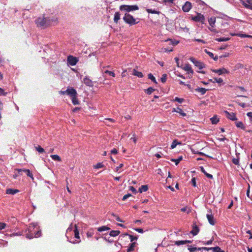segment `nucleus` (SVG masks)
<instances>
[{"mask_svg":"<svg viewBox=\"0 0 252 252\" xmlns=\"http://www.w3.org/2000/svg\"><path fill=\"white\" fill-rule=\"evenodd\" d=\"M200 170L201 172H202V173L204 174L205 175H206V177L208 178L209 179H212V175L211 174H208V173L205 171L204 168L202 166L200 167Z\"/></svg>","mask_w":252,"mask_h":252,"instance_id":"obj_24","label":"nucleus"},{"mask_svg":"<svg viewBox=\"0 0 252 252\" xmlns=\"http://www.w3.org/2000/svg\"><path fill=\"white\" fill-rule=\"evenodd\" d=\"M224 114H225L226 117H227V119L231 120V121H235L237 120V118H236L235 113H230L227 111H224Z\"/></svg>","mask_w":252,"mask_h":252,"instance_id":"obj_15","label":"nucleus"},{"mask_svg":"<svg viewBox=\"0 0 252 252\" xmlns=\"http://www.w3.org/2000/svg\"><path fill=\"white\" fill-rule=\"evenodd\" d=\"M250 189V186L248 185V189H247V196L249 197V190Z\"/></svg>","mask_w":252,"mask_h":252,"instance_id":"obj_64","label":"nucleus"},{"mask_svg":"<svg viewBox=\"0 0 252 252\" xmlns=\"http://www.w3.org/2000/svg\"><path fill=\"white\" fill-rule=\"evenodd\" d=\"M184 99L182 98H179L178 97H176L174 98V99H173V101H175L177 102H179V103H182L184 102Z\"/></svg>","mask_w":252,"mask_h":252,"instance_id":"obj_45","label":"nucleus"},{"mask_svg":"<svg viewBox=\"0 0 252 252\" xmlns=\"http://www.w3.org/2000/svg\"><path fill=\"white\" fill-rule=\"evenodd\" d=\"M146 11L149 13H152V14H159L160 12L159 11H158L155 9H146Z\"/></svg>","mask_w":252,"mask_h":252,"instance_id":"obj_38","label":"nucleus"},{"mask_svg":"<svg viewBox=\"0 0 252 252\" xmlns=\"http://www.w3.org/2000/svg\"><path fill=\"white\" fill-rule=\"evenodd\" d=\"M206 218H207V220H208L209 223H210V225H214L215 222L213 220V216L211 213L206 214Z\"/></svg>","mask_w":252,"mask_h":252,"instance_id":"obj_18","label":"nucleus"},{"mask_svg":"<svg viewBox=\"0 0 252 252\" xmlns=\"http://www.w3.org/2000/svg\"><path fill=\"white\" fill-rule=\"evenodd\" d=\"M19 192L18 189H8L6 190V193L10 195H14Z\"/></svg>","mask_w":252,"mask_h":252,"instance_id":"obj_20","label":"nucleus"},{"mask_svg":"<svg viewBox=\"0 0 252 252\" xmlns=\"http://www.w3.org/2000/svg\"><path fill=\"white\" fill-rule=\"evenodd\" d=\"M50 158L54 161H61V158L58 155H52L50 156Z\"/></svg>","mask_w":252,"mask_h":252,"instance_id":"obj_32","label":"nucleus"},{"mask_svg":"<svg viewBox=\"0 0 252 252\" xmlns=\"http://www.w3.org/2000/svg\"><path fill=\"white\" fill-rule=\"evenodd\" d=\"M232 163L235 165H238V163H239V160L238 158H233V159H232Z\"/></svg>","mask_w":252,"mask_h":252,"instance_id":"obj_50","label":"nucleus"},{"mask_svg":"<svg viewBox=\"0 0 252 252\" xmlns=\"http://www.w3.org/2000/svg\"><path fill=\"white\" fill-rule=\"evenodd\" d=\"M209 89H205L202 88L198 87L195 89V91L203 95L205 94L207 91L209 90Z\"/></svg>","mask_w":252,"mask_h":252,"instance_id":"obj_22","label":"nucleus"},{"mask_svg":"<svg viewBox=\"0 0 252 252\" xmlns=\"http://www.w3.org/2000/svg\"><path fill=\"white\" fill-rule=\"evenodd\" d=\"M121 14L119 12H116L114 15V21L115 23H117L118 21L120 19Z\"/></svg>","mask_w":252,"mask_h":252,"instance_id":"obj_28","label":"nucleus"},{"mask_svg":"<svg viewBox=\"0 0 252 252\" xmlns=\"http://www.w3.org/2000/svg\"><path fill=\"white\" fill-rule=\"evenodd\" d=\"M181 211L182 212H186L188 214H189V213L191 211V209H190V208L188 206H185V207L181 209Z\"/></svg>","mask_w":252,"mask_h":252,"instance_id":"obj_31","label":"nucleus"},{"mask_svg":"<svg viewBox=\"0 0 252 252\" xmlns=\"http://www.w3.org/2000/svg\"><path fill=\"white\" fill-rule=\"evenodd\" d=\"M214 72L218 73L219 75L222 74L223 73H227V71L225 68H221L218 70H214Z\"/></svg>","mask_w":252,"mask_h":252,"instance_id":"obj_26","label":"nucleus"},{"mask_svg":"<svg viewBox=\"0 0 252 252\" xmlns=\"http://www.w3.org/2000/svg\"><path fill=\"white\" fill-rule=\"evenodd\" d=\"M35 150H36L37 152L42 153L45 152V150L43 148H42L39 145H38L37 146L35 147Z\"/></svg>","mask_w":252,"mask_h":252,"instance_id":"obj_41","label":"nucleus"},{"mask_svg":"<svg viewBox=\"0 0 252 252\" xmlns=\"http://www.w3.org/2000/svg\"><path fill=\"white\" fill-rule=\"evenodd\" d=\"M123 20L126 23L130 25H133L138 23L136 22L135 19L132 15L127 13L125 14Z\"/></svg>","mask_w":252,"mask_h":252,"instance_id":"obj_5","label":"nucleus"},{"mask_svg":"<svg viewBox=\"0 0 252 252\" xmlns=\"http://www.w3.org/2000/svg\"><path fill=\"white\" fill-rule=\"evenodd\" d=\"M133 230L138 232V233H143V230L142 228H133Z\"/></svg>","mask_w":252,"mask_h":252,"instance_id":"obj_55","label":"nucleus"},{"mask_svg":"<svg viewBox=\"0 0 252 252\" xmlns=\"http://www.w3.org/2000/svg\"><path fill=\"white\" fill-rule=\"evenodd\" d=\"M41 236V230L37 226V223H32L28 228V233L26 238L31 239L33 238H38Z\"/></svg>","mask_w":252,"mask_h":252,"instance_id":"obj_2","label":"nucleus"},{"mask_svg":"<svg viewBox=\"0 0 252 252\" xmlns=\"http://www.w3.org/2000/svg\"><path fill=\"white\" fill-rule=\"evenodd\" d=\"M210 249L212 250L214 252H224V251L221 250L219 247L211 248Z\"/></svg>","mask_w":252,"mask_h":252,"instance_id":"obj_42","label":"nucleus"},{"mask_svg":"<svg viewBox=\"0 0 252 252\" xmlns=\"http://www.w3.org/2000/svg\"><path fill=\"white\" fill-rule=\"evenodd\" d=\"M60 94L63 95L67 94V95H69L70 97H71V99H72V102L74 105H78L79 103L78 99H77L76 91L72 88V87L68 88L65 91H61Z\"/></svg>","mask_w":252,"mask_h":252,"instance_id":"obj_3","label":"nucleus"},{"mask_svg":"<svg viewBox=\"0 0 252 252\" xmlns=\"http://www.w3.org/2000/svg\"><path fill=\"white\" fill-rule=\"evenodd\" d=\"M83 82H84V84H85L87 86L89 87L93 86V82H92L91 80H83Z\"/></svg>","mask_w":252,"mask_h":252,"instance_id":"obj_39","label":"nucleus"},{"mask_svg":"<svg viewBox=\"0 0 252 252\" xmlns=\"http://www.w3.org/2000/svg\"><path fill=\"white\" fill-rule=\"evenodd\" d=\"M6 224L4 222H0V230L5 229Z\"/></svg>","mask_w":252,"mask_h":252,"instance_id":"obj_48","label":"nucleus"},{"mask_svg":"<svg viewBox=\"0 0 252 252\" xmlns=\"http://www.w3.org/2000/svg\"><path fill=\"white\" fill-rule=\"evenodd\" d=\"M139 9V7L137 5H122L120 7V10L121 11H126V13L132 11H135Z\"/></svg>","mask_w":252,"mask_h":252,"instance_id":"obj_4","label":"nucleus"},{"mask_svg":"<svg viewBox=\"0 0 252 252\" xmlns=\"http://www.w3.org/2000/svg\"><path fill=\"white\" fill-rule=\"evenodd\" d=\"M210 121H211L212 124H216L218 123L219 119L216 116H214L210 118Z\"/></svg>","mask_w":252,"mask_h":252,"instance_id":"obj_37","label":"nucleus"},{"mask_svg":"<svg viewBox=\"0 0 252 252\" xmlns=\"http://www.w3.org/2000/svg\"><path fill=\"white\" fill-rule=\"evenodd\" d=\"M122 167H123V163L120 164V165H119V166L116 167V172H118V170H119V169L122 168Z\"/></svg>","mask_w":252,"mask_h":252,"instance_id":"obj_62","label":"nucleus"},{"mask_svg":"<svg viewBox=\"0 0 252 252\" xmlns=\"http://www.w3.org/2000/svg\"><path fill=\"white\" fill-rule=\"evenodd\" d=\"M190 18L191 20L196 22H200L202 24L204 23L205 20L203 15L199 13H197L196 16L191 17Z\"/></svg>","mask_w":252,"mask_h":252,"instance_id":"obj_6","label":"nucleus"},{"mask_svg":"<svg viewBox=\"0 0 252 252\" xmlns=\"http://www.w3.org/2000/svg\"><path fill=\"white\" fill-rule=\"evenodd\" d=\"M215 22L216 18L215 17H211L210 18L208 19V22L209 23V25L212 27H214Z\"/></svg>","mask_w":252,"mask_h":252,"instance_id":"obj_30","label":"nucleus"},{"mask_svg":"<svg viewBox=\"0 0 252 252\" xmlns=\"http://www.w3.org/2000/svg\"><path fill=\"white\" fill-rule=\"evenodd\" d=\"M191 185H192V186L194 187H196V180L195 178H192L191 180Z\"/></svg>","mask_w":252,"mask_h":252,"instance_id":"obj_52","label":"nucleus"},{"mask_svg":"<svg viewBox=\"0 0 252 252\" xmlns=\"http://www.w3.org/2000/svg\"><path fill=\"white\" fill-rule=\"evenodd\" d=\"M214 81H212V80H208L207 81H202V84L204 85H208L210 82H212L213 83H217L219 86H220L222 84V81L223 80H214Z\"/></svg>","mask_w":252,"mask_h":252,"instance_id":"obj_16","label":"nucleus"},{"mask_svg":"<svg viewBox=\"0 0 252 252\" xmlns=\"http://www.w3.org/2000/svg\"><path fill=\"white\" fill-rule=\"evenodd\" d=\"M103 167V165L102 163H97L96 165L94 166V168L96 169L101 168Z\"/></svg>","mask_w":252,"mask_h":252,"instance_id":"obj_49","label":"nucleus"},{"mask_svg":"<svg viewBox=\"0 0 252 252\" xmlns=\"http://www.w3.org/2000/svg\"><path fill=\"white\" fill-rule=\"evenodd\" d=\"M199 232V228H198V227H197L195 223L193 224L191 234H192L193 236H196Z\"/></svg>","mask_w":252,"mask_h":252,"instance_id":"obj_17","label":"nucleus"},{"mask_svg":"<svg viewBox=\"0 0 252 252\" xmlns=\"http://www.w3.org/2000/svg\"><path fill=\"white\" fill-rule=\"evenodd\" d=\"M180 84H182V85H184L185 86H187V87H188V88H189V89H190V85H189V84H186L184 82H182V81L180 82Z\"/></svg>","mask_w":252,"mask_h":252,"instance_id":"obj_58","label":"nucleus"},{"mask_svg":"<svg viewBox=\"0 0 252 252\" xmlns=\"http://www.w3.org/2000/svg\"><path fill=\"white\" fill-rule=\"evenodd\" d=\"M230 39L229 37H220L216 39V40L219 42L226 41Z\"/></svg>","mask_w":252,"mask_h":252,"instance_id":"obj_40","label":"nucleus"},{"mask_svg":"<svg viewBox=\"0 0 252 252\" xmlns=\"http://www.w3.org/2000/svg\"><path fill=\"white\" fill-rule=\"evenodd\" d=\"M174 0H164L165 3H172Z\"/></svg>","mask_w":252,"mask_h":252,"instance_id":"obj_61","label":"nucleus"},{"mask_svg":"<svg viewBox=\"0 0 252 252\" xmlns=\"http://www.w3.org/2000/svg\"><path fill=\"white\" fill-rule=\"evenodd\" d=\"M102 72L103 73V77L106 78L108 76H112L115 77V73L113 71H109L107 70L105 68H104L102 70Z\"/></svg>","mask_w":252,"mask_h":252,"instance_id":"obj_14","label":"nucleus"},{"mask_svg":"<svg viewBox=\"0 0 252 252\" xmlns=\"http://www.w3.org/2000/svg\"><path fill=\"white\" fill-rule=\"evenodd\" d=\"M67 63L70 65H75L78 62L77 58L69 55L67 57Z\"/></svg>","mask_w":252,"mask_h":252,"instance_id":"obj_8","label":"nucleus"},{"mask_svg":"<svg viewBox=\"0 0 252 252\" xmlns=\"http://www.w3.org/2000/svg\"><path fill=\"white\" fill-rule=\"evenodd\" d=\"M112 216L114 217L115 218H116V220H117V221H118V222H124L122 220H121L120 218H119V217H118L117 215H115L114 214H112Z\"/></svg>","mask_w":252,"mask_h":252,"instance_id":"obj_46","label":"nucleus"},{"mask_svg":"<svg viewBox=\"0 0 252 252\" xmlns=\"http://www.w3.org/2000/svg\"><path fill=\"white\" fill-rule=\"evenodd\" d=\"M205 51L211 58H213L214 54L212 52L207 51L206 49L205 50Z\"/></svg>","mask_w":252,"mask_h":252,"instance_id":"obj_57","label":"nucleus"},{"mask_svg":"<svg viewBox=\"0 0 252 252\" xmlns=\"http://www.w3.org/2000/svg\"><path fill=\"white\" fill-rule=\"evenodd\" d=\"M212 241H213V238H212L210 240L207 241V242H206V243H205V244H206L207 245H209L212 244Z\"/></svg>","mask_w":252,"mask_h":252,"instance_id":"obj_60","label":"nucleus"},{"mask_svg":"<svg viewBox=\"0 0 252 252\" xmlns=\"http://www.w3.org/2000/svg\"><path fill=\"white\" fill-rule=\"evenodd\" d=\"M130 196H131V194H130V193H127V194L124 195V197H123V200H124V201L126 200V199H127Z\"/></svg>","mask_w":252,"mask_h":252,"instance_id":"obj_53","label":"nucleus"},{"mask_svg":"<svg viewBox=\"0 0 252 252\" xmlns=\"http://www.w3.org/2000/svg\"><path fill=\"white\" fill-rule=\"evenodd\" d=\"M6 93L4 92V90L0 88V96H5L6 95Z\"/></svg>","mask_w":252,"mask_h":252,"instance_id":"obj_51","label":"nucleus"},{"mask_svg":"<svg viewBox=\"0 0 252 252\" xmlns=\"http://www.w3.org/2000/svg\"><path fill=\"white\" fill-rule=\"evenodd\" d=\"M188 250H189V252H194L195 251H197V250H200V248L197 249V248L189 247V248H188Z\"/></svg>","mask_w":252,"mask_h":252,"instance_id":"obj_47","label":"nucleus"},{"mask_svg":"<svg viewBox=\"0 0 252 252\" xmlns=\"http://www.w3.org/2000/svg\"><path fill=\"white\" fill-rule=\"evenodd\" d=\"M15 170L18 171V174H20L21 172H23L27 175V176L32 178V179L33 180L34 178L33 177V175L29 169H16Z\"/></svg>","mask_w":252,"mask_h":252,"instance_id":"obj_11","label":"nucleus"},{"mask_svg":"<svg viewBox=\"0 0 252 252\" xmlns=\"http://www.w3.org/2000/svg\"><path fill=\"white\" fill-rule=\"evenodd\" d=\"M127 73L128 75H133L139 78H142L143 77L142 72L137 71L135 69H128Z\"/></svg>","mask_w":252,"mask_h":252,"instance_id":"obj_10","label":"nucleus"},{"mask_svg":"<svg viewBox=\"0 0 252 252\" xmlns=\"http://www.w3.org/2000/svg\"><path fill=\"white\" fill-rule=\"evenodd\" d=\"M126 236H129V240H130L131 242H133L134 241H136L138 239L137 236L129 235L127 233H125V234H123L122 235L120 236V237H124Z\"/></svg>","mask_w":252,"mask_h":252,"instance_id":"obj_19","label":"nucleus"},{"mask_svg":"<svg viewBox=\"0 0 252 252\" xmlns=\"http://www.w3.org/2000/svg\"><path fill=\"white\" fill-rule=\"evenodd\" d=\"M120 234V231L119 230H112L109 233V235L111 237H115Z\"/></svg>","mask_w":252,"mask_h":252,"instance_id":"obj_27","label":"nucleus"},{"mask_svg":"<svg viewBox=\"0 0 252 252\" xmlns=\"http://www.w3.org/2000/svg\"><path fill=\"white\" fill-rule=\"evenodd\" d=\"M181 160H182V157H180L178 158L177 159L172 158L171 159V161L175 162V165H177L178 164H179L180 163V161H181Z\"/></svg>","mask_w":252,"mask_h":252,"instance_id":"obj_43","label":"nucleus"},{"mask_svg":"<svg viewBox=\"0 0 252 252\" xmlns=\"http://www.w3.org/2000/svg\"><path fill=\"white\" fill-rule=\"evenodd\" d=\"M192 4L189 1H186L182 6V10L185 12H189L192 8Z\"/></svg>","mask_w":252,"mask_h":252,"instance_id":"obj_13","label":"nucleus"},{"mask_svg":"<svg viewBox=\"0 0 252 252\" xmlns=\"http://www.w3.org/2000/svg\"><path fill=\"white\" fill-rule=\"evenodd\" d=\"M189 60L195 65V66L198 68V69H201L205 67V65L204 63L201 62L196 60L195 58L190 57Z\"/></svg>","mask_w":252,"mask_h":252,"instance_id":"obj_7","label":"nucleus"},{"mask_svg":"<svg viewBox=\"0 0 252 252\" xmlns=\"http://www.w3.org/2000/svg\"><path fill=\"white\" fill-rule=\"evenodd\" d=\"M175 245L177 246H180L181 245H186L187 244L191 243L190 240H184V241H175Z\"/></svg>","mask_w":252,"mask_h":252,"instance_id":"obj_21","label":"nucleus"},{"mask_svg":"<svg viewBox=\"0 0 252 252\" xmlns=\"http://www.w3.org/2000/svg\"><path fill=\"white\" fill-rule=\"evenodd\" d=\"M176 113H179L180 115H181L182 117H185L187 115V114L184 112L183 110L179 107L177 108V112H176Z\"/></svg>","mask_w":252,"mask_h":252,"instance_id":"obj_34","label":"nucleus"},{"mask_svg":"<svg viewBox=\"0 0 252 252\" xmlns=\"http://www.w3.org/2000/svg\"><path fill=\"white\" fill-rule=\"evenodd\" d=\"M136 245V243L135 242H132L131 243L129 244V248H128L127 250H126V252H133L134 251V248H135Z\"/></svg>","mask_w":252,"mask_h":252,"instance_id":"obj_23","label":"nucleus"},{"mask_svg":"<svg viewBox=\"0 0 252 252\" xmlns=\"http://www.w3.org/2000/svg\"><path fill=\"white\" fill-rule=\"evenodd\" d=\"M235 35L241 37H248V38H252V35L247 34H243L241 33H237L234 34Z\"/></svg>","mask_w":252,"mask_h":252,"instance_id":"obj_33","label":"nucleus"},{"mask_svg":"<svg viewBox=\"0 0 252 252\" xmlns=\"http://www.w3.org/2000/svg\"><path fill=\"white\" fill-rule=\"evenodd\" d=\"M181 144V143L178 142L177 140H174L173 141V142H172L171 146H170V148L171 149H173L175 148L177 145H180Z\"/></svg>","mask_w":252,"mask_h":252,"instance_id":"obj_35","label":"nucleus"},{"mask_svg":"<svg viewBox=\"0 0 252 252\" xmlns=\"http://www.w3.org/2000/svg\"><path fill=\"white\" fill-rule=\"evenodd\" d=\"M148 189V187L147 185H142L141 187L139 188L138 191L140 193L142 192H146Z\"/></svg>","mask_w":252,"mask_h":252,"instance_id":"obj_25","label":"nucleus"},{"mask_svg":"<svg viewBox=\"0 0 252 252\" xmlns=\"http://www.w3.org/2000/svg\"><path fill=\"white\" fill-rule=\"evenodd\" d=\"M57 21V18L55 16L45 17L43 16L42 17L38 18L35 21V23L38 27L44 29L51 25L53 23L56 22Z\"/></svg>","mask_w":252,"mask_h":252,"instance_id":"obj_1","label":"nucleus"},{"mask_svg":"<svg viewBox=\"0 0 252 252\" xmlns=\"http://www.w3.org/2000/svg\"><path fill=\"white\" fill-rule=\"evenodd\" d=\"M235 126H236L237 127L240 128L243 130L245 129V126H244L243 123H242L241 122H235Z\"/></svg>","mask_w":252,"mask_h":252,"instance_id":"obj_36","label":"nucleus"},{"mask_svg":"<svg viewBox=\"0 0 252 252\" xmlns=\"http://www.w3.org/2000/svg\"><path fill=\"white\" fill-rule=\"evenodd\" d=\"M74 237L76 239V240L72 242L73 244H79L81 241L79 238V232H78L76 225H75V230H74Z\"/></svg>","mask_w":252,"mask_h":252,"instance_id":"obj_12","label":"nucleus"},{"mask_svg":"<svg viewBox=\"0 0 252 252\" xmlns=\"http://www.w3.org/2000/svg\"><path fill=\"white\" fill-rule=\"evenodd\" d=\"M180 66L181 67H182L184 70L186 71L189 74L190 73H191V74H192L193 73V71L192 69V68L189 63H182L181 66Z\"/></svg>","mask_w":252,"mask_h":252,"instance_id":"obj_9","label":"nucleus"},{"mask_svg":"<svg viewBox=\"0 0 252 252\" xmlns=\"http://www.w3.org/2000/svg\"><path fill=\"white\" fill-rule=\"evenodd\" d=\"M155 91L154 89H153L152 87H150L146 90H145V92L147 94H150Z\"/></svg>","mask_w":252,"mask_h":252,"instance_id":"obj_44","label":"nucleus"},{"mask_svg":"<svg viewBox=\"0 0 252 252\" xmlns=\"http://www.w3.org/2000/svg\"><path fill=\"white\" fill-rule=\"evenodd\" d=\"M148 79H156L155 77L153 76V75L151 73H149L148 74Z\"/></svg>","mask_w":252,"mask_h":252,"instance_id":"obj_63","label":"nucleus"},{"mask_svg":"<svg viewBox=\"0 0 252 252\" xmlns=\"http://www.w3.org/2000/svg\"><path fill=\"white\" fill-rule=\"evenodd\" d=\"M118 153V150L114 148L111 150V154H117Z\"/></svg>","mask_w":252,"mask_h":252,"instance_id":"obj_59","label":"nucleus"},{"mask_svg":"<svg viewBox=\"0 0 252 252\" xmlns=\"http://www.w3.org/2000/svg\"><path fill=\"white\" fill-rule=\"evenodd\" d=\"M109 230H110V227H107V226H102L99 227H98V228H97V231H98L100 232Z\"/></svg>","mask_w":252,"mask_h":252,"instance_id":"obj_29","label":"nucleus"},{"mask_svg":"<svg viewBox=\"0 0 252 252\" xmlns=\"http://www.w3.org/2000/svg\"><path fill=\"white\" fill-rule=\"evenodd\" d=\"M129 190H130L131 191H132V192L134 193H136V190L133 186L129 187Z\"/></svg>","mask_w":252,"mask_h":252,"instance_id":"obj_56","label":"nucleus"},{"mask_svg":"<svg viewBox=\"0 0 252 252\" xmlns=\"http://www.w3.org/2000/svg\"><path fill=\"white\" fill-rule=\"evenodd\" d=\"M103 239H104V241L107 242H109L110 243H112L114 242L113 240H111V239H110L109 238H107L106 237H103Z\"/></svg>","mask_w":252,"mask_h":252,"instance_id":"obj_54","label":"nucleus"}]
</instances>
